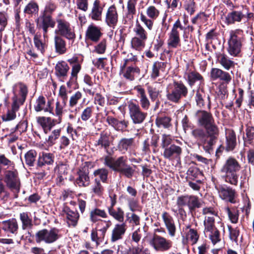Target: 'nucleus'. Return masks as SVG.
<instances>
[{
  "label": "nucleus",
  "instance_id": "nucleus-1",
  "mask_svg": "<svg viewBox=\"0 0 254 254\" xmlns=\"http://www.w3.org/2000/svg\"><path fill=\"white\" fill-rule=\"evenodd\" d=\"M241 166L237 160L232 157L227 159L220 169L222 178L225 182L232 185L237 186L238 183V173Z\"/></svg>",
  "mask_w": 254,
  "mask_h": 254
},
{
  "label": "nucleus",
  "instance_id": "nucleus-2",
  "mask_svg": "<svg viewBox=\"0 0 254 254\" xmlns=\"http://www.w3.org/2000/svg\"><path fill=\"white\" fill-rule=\"evenodd\" d=\"M188 94V89L182 82L174 81L166 88V97L170 101L178 103Z\"/></svg>",
  "mask_w": 254,
  "mask_h": 254
},
{
  "label": "nucleus",
  "instance_id": "nucleus-3",
  "mask_svg": "<svg viewBox=\"0 0 254 254\" xmlns=\"http://www.w3.org/2000/svg\"><path fill=\"white\" fill-rule=\"evenodd\" d=\"M133 31L135 36L131 40V47L136 50L140 51L145 47L148 38L147 32L138 22L136 23Z\"/></svg>",
  "mask_w": 254,
  "mask_h": 254
},
{
  "label": "nucleus",
  "instance_id": "nucleus-4",
  "mask_svg": "<svg viewBox=\"0 0 254 254\" xmlns=\"http://www.w3.org/2000/svg\"><path fill=\"white\" fill-rule=\"evenodd\" d=\"M216 218H207L204 219V233L206 237H208L213 245L216 244L221 240L219 231L215 226Z\"/></svg>",
  "mask_w": 254,
  "mask_h": 254
},
{
  "label": "nucleus",
  "instance_id": "nucleus-5",
  "mask_svg": "<svg viewBox=\"0 0 254 254\" xmlns=\"http://www.w3.org/2000/svg\"><path fill=\"white\" fill-rule=\"evenodd\" d=\"M160 10L154 5H149L146 9V14L140 13V19L148 31L153 28V20L156 19L160 15Z\"/></svg>",
  "mask_w": 254,
  "mask_h": 254
},
{
  "label": "nucleus",
  "instance_id": "nucleus-6",
  "mask_svg": "<svg viewBox=\"0 0 254 254\" xmlns=\"http://www.w3.org/2000/svg\"><path fill=\"white\" fill-rule=\"evenodd\" d=\"M242 33V31L240 29L232 30L230 32L228 51L231 56H236L241 51L242 42L241 38L239 36Z\"/></svg>",
  "mask_w": 254,
  "mask_h": 254
},
{
  "label": "nucleus",
  "instance_id": "nucleus-7",
  "mask_svg": "<svg viewBox=\"0 0 254 254\" xmlns=\"http://www.w3.org/2000/svg\"><path fill=\"white\" fill-rule=\"evenodd\" d=\"M179 29H183V26L179 19L174 23L171 31L168 33L167 45L170 48H177L180 46V37Z\"/></svg>",
  "mask_w": 254,
  "mask_h": 254
},
{
  "label": "nucleus",
  "instance_id": "nucleus-8",
  "mask_svg": "<svg viewBox=\"0 0 254 254\" xmlns=\"http://www.w3.org/2000/svg\"><path fill=\"white\" fill-rule=\"evenodd\" d=\"M59 231L55 228L50 230L42 229L39 231L35 235V240L37 243L44 242L50 244L55 242L60 237Z\"/></svg>",
  "mask_w": 254,
  "mask_h": 254
},
{
  "label": "nucleus",
  "instance_id": "nucleus-9",
  "mask_svg": "<svg viewBox=\"0 0 254 254\" xmlns=\"http://www.w3.org/2000/svg\"><path fill=\"white\" fill-rule=\"evenodd\" d=\"M129 117L134 124H141L147 116V113L142 112L139 105L132 101L127 103Z\"/></svg>",
  "mask_w": 254,
  "mask_h": 254
},
{
  "label": "nucleus",
  "instance_id": "nucleus-10",
  "mask_svg": "<svg viewBox=\"0 0 254 254\" xmlns=\"http://www.w3.org/2000/svg\"><path fill=\"white\" fill-rule=\"evenodd\" d=\"M4 182L10 189L17 192L19 191L20 181L18 172L14 168L4 172Z\"/></svg>",
  "mask_w": 254,
  "mask_h": 254
},
{
  "label": "nucleus",
  "instance_id": "nucleus-11",
  "mask_svg": "<svg viewBox=\"0 0 254 254\" xmlns=\"http://www.w3.org/2000/svg\"><path fill=\"white\" fill-rule=\"evenodd\" d=\"M150 245L158 252H165L172 247V242L158 235H154L149 241Z\"/></svg>",
  "mask_w": 254,
  "mask_h": 254
},
{
  "label": "nucleus",
  "instance_id": "nucleus-12",
  "mask_svg": "<svg viewBox=\"0 0 254 254\" xmlns=\"http://www.w3.org/2000/svg\"><path fill=\"white\" fill-rule=\"evenodd\" d=\"M57 24L56 33L69 40H73L75 38L74 29L68 22L64 19H58Z\"/></svg>",
  "mask_w": 254,
  "mask_h": 254
},
{
  "label": "nucleus",
  "instance_id": "nucleus-13",
  "mask_svg": "<svg viewBox=\"0 0 254 254\" xmlns=\"http://www.w3.org/2000/svg\"><path fill=\"white\" fill-rule=\"evenodd\" d=\"M217 190L219 197L223 200L229 201L232 203L236 202L237 196L235 190L225 185H218L215 187Z\"/></svg>",
  "mask_w": 254,
  "mask_h": 254
},
{
  "label": "nucleus",
  "instance_id": "nucleus-14",
  "mask_svg": "<svg viewBox=\"0 0 254 254\" xmlns=\"http://www.w3.org/2000/svg\"><path fill=\"white\" fill-rule=\"evenodd\" d=\"M127 157L120 156L117 159L111 156H106L104 158V164L115 171L120 172L127 163Z\"/></svg>",
  "mask_w": 254,
  "mask_h": 254
},
{
  "label": "nucleus",
  "instance_id": "nucleus-15",
  "mask_svg": "<svg viewBox=\"0 0 254 254\" xmlns=\"http://www.w3.org/2000/svg\"><path fill=\"white\" fill-rule=\"evenodd\" d=\"M191 134L197 139L198 145L202 146L206 152H209L212 149L207 136L203 129L199 128L194 129L191 131Z\"/></svg>",
  "mask_w": 254,
  "mask_h": 254
},
{
  "label": "nucleus",
  "instance_id": "nucleus-16",
  "mask_svg": "<svg viewBox=\"0 0 254 254\" xmlns=\"http://www.w3.org/2000/svg\"><path fill=\"white\" fill-rule=\"evenodd\" d=\"M53 99H48V100L43 96H40L36 99L34 108L36 112L44 111L48 112L52 115L54 114L53 111Z\"/></svg>",
  "mask_w": 254,
  "mask_h": 254
},
{
  "label": "nucleus",
  "instance_id": "nucleus-17",
  "mask_svg": "<svg viewBox=\"0 0 254 254\" xmlns=\"http://www.w3.org/2000/svg\"><path fill=\"white\" fill-rule=\"evenodd\" d=\"M119 15L116 7L113 5L110 6L106 13L105 22L111 28H114L118 21Z\"/></svg>",
  "mask_w": 254,
  "mask_h": 254
},
{
  "label": "nucleus",
  "instance_id": "nucleus-18",
  "mask_svg": "<svg viewBox=\"0 0 254 254\" xmlns=\"http://www.w3.org/2000/svg\"><path fill=\"white\" fill-rule=\"evenodd\" d=\"M38 123L42 127L45 133H48L57 124H60V119H52L50 117H39L37 118Z\"/></svg>",
  "mask_w": 254,
  "mask_h": 254
},
{
  "label": "nucleus",
  "instance_id": "nucleus-19",
  "mask_svg": "<svg viewBox=\"0 0 254 254\" xmlns=\"http://www.w3.org/2000/svg\"><path fill=\"white\" fill-rule=\"evenodd\" d=\"M198 125L205 127L211 123L214 122V119L210 113L204 110H198L195 113Z\"/></svg>",
  "mask_w": 254,
  "mask_h": 254
},
{
  "label": "nucleus",
  "instance_id": "nucleus-20",
  "mask_svg": "<svg viewBox=\"0 0 254 254\" xmlns=\"http://www.w3.org/2000/svg\"><path fill=\"white\" fill-rule=\"evenodd\" d=\"M199 235L196 230L187 227V230L183 236L182 243L184 245L195 244L199 239Z\"/></svg>",
  "mask_w": 254,
  "mask_h": 254
},
{
  "label": "nucleus",
  "instance_id": "nucleus-21",
  "mask_svg": "<svg viewBox=\"0 0 254 254\" xmlns=\"http://www.w3.org/2000/svg\"><path fill=\"white\" fill-rule=\"evenodd\" d=\"M102 35L101 29L99 27L93 25H90L85 32V39L93 42H97Z\"/></svg>",
  "mask_w": 254,
  "mask_h": 254
},
{
  "label": "nucleus",
  "instance_id": "nucleus-22",
  "mask_svg": "<svg viewBox=\"0 0 254 254\" xmlns=\"http://www.w3.org/2000/svg\"><path fill=\"white\" fill-rule=\"evenodd\" d=\"M182 153V149L181 147L172 144L164 149L163 155L166 159L173 160L180 158Z\"/></svg>",
  "mask_w": 254,
  "mask_h": 254
},
{
  "label": "nucleus",
  "instance_id": "nucleus-23",
  "mask_svg": "<svg viewBox=\"0 0 254 254\" xmlns=\"http://www.w3.org/2000/svg\"><path fill=\"white\" fill-rule=\"evenodd\" d=\"M69 69V67L65 62H58L55 66L56 75L61 81L64 82L67 77Z\"/></svg>",
  "mask_w": 254,
  "mask_h": 254
},
{
  "label": "nucleus",
  "instance_id": "nucleus-24",
  "mask_svg": "<svg viewBox=\"0 0 254 254\" xmlns=\"http://www.w3.org/2000/svg\"><path fill=\"white\" fill-rule=\"evenodd\" d=\"M204 127L206 130L205 132L208 137V142L210 143L211 149H212V146L215 143L216 139L218 135V128L215 125L214 122L211 123Z\"/></svg>",
  "mask_w": 254,
  "mask_h": 254
},
{
  "label": "nucleus",
  "instance_id": "nucleus-25",
  "mask_svg": "<svg viewBox=\"0 0 254 254\" xmlns=\"http://www.w3.org/2000/svg\"><path fill=\"white\" fill-rule=\"evenodd\" d=\"M18 227L17 221L15 218L3 221L1 224L2 230L6 233L16 235Z\"/></svg>",
  "mask_w": 254,
  "mask_h": 254
},
{
  "label": "nucleus",
  "instance_id": "nucleus-26",
  "mask_svg": "<svg viewBox=\"0 0 254 254\" xmlns=\"http://www.w3.org/2000/svg\"><path fill=\"white\" fill-rule=\"evenodd\" d=\"M210 77L213 80L219 79L228 84L231 80L229 73L218 68H212L210 71Z\"/></svg>",
  "mask_w": 254,
  "mask_h": 254
},
{
  "label": "nucleus",
  "instance_id": "nucleus-27",
  "mask_svg": "<svg viewBox=\"0 0 254 254\" xmlns=\"http://www.w3.org/2000/svg\"><path fill=\"white\" fill-rule=\"evenodd\" d=\"M184 78L190 86H193L197 82H201L203 80L202 76L197 72L187 68L184 73Z\"/></svg>",
  "mask_w": 254,
  "mask_h": 254
},
{
  "label": "nucleus",
  "instance_id": "nucleus-28",
  "mask_svg": "<svg viewBox=\"0 0 254 254\" xmlns=\"http://www.w3.org/2000/svg\"><path fill=\"white\" fill-rule=\"evenodd\" d=\"M103 6L99 0H95L92 5L91 11L89 16L92 20L100 21L102 19Z\"/></svg>",
  "mask_w": 254,
  "mask_h": 254
},
{
  "label": "nucleus",
  "instance_id": "nucleus-29",
  "mask_svg": "<svg viewBox=\"0 0 254 254\" xmlns=\"http://www.w3.org/2000/svg\"><path fill=\"white\" fill-rule=\"evenodd\" d=\"M162 217L169 235L174 237L176 233V226L173 217L167 212H163Z\"/></svg>",
  "mask_w": 254,
  "mask_h": 254
},
{
  "label": "nucleus",
  "instance_id": "nucleus-30",
  "mask_svg": "<svg viewBox=\"0 0 254 254\" xmlns=\"http://www.w3.org/2000/svg\"><path fill=\"white\" fill-rule=\"evenodd\" d=\"M245 17L244 11L233 10L229 12L225 16V23L227 25L234 24L236 22H239Z\"/></svg>",
  "mask_w": 254,
  "mask_h": 254
},
{
  "label": "nucleus",
  "instance_id": "nucleus-31",
  "mask_svg": "<svg viewBox=\"0 0 254 254\" xmlns=\"http://www.w3.org/2000/svg\"><path fill=\"white\" fill-rule=\"evenodd\" d=\"M127 226L125 223L116 224L112 230L111 241L114 242L122 239L127 230Z\"/></svg>",
  "mask_w": 254,
  "mask_h": 254
},
{
  "label": "nucleus",
  "instance_id": "nucleus-32",
  "mask_svg": "<svg viewBox=\"0 0 254 254\" xmlns=\"http://www.w3.org/2000/svg\"><path fill=\"white\" fill-rule=\"evenodd\" d=\"M135 145V140L133 138H123L119 141L118 148L119 151L124 153L134 147Z\"/></svg>",
  "mask_w": 254,
  "mask_h": 254
},
{
  "label": "nucleus",
  "instance_id": "nucleus-33",
  "mask_svg": "<svg viewBox=\"0 0 254 254\" xmlns=\"http://www.w3.org/2000/svg\"><path fill=\"white\" fill-rule=\"evenodd\" d=\"M121 72L123 76L127 79L132 80L134 79V75L135 73H139V69L135 65H127L125 67H123V65H121Z\"/></svg>",
  "mask_w": 254,
  "mask_h": 254
},
{
  "label": "nucleus",
  "instance_id": "nucleus-34",
  "mask_svg": "<svg viewBox=\"0 0 254 254\" xmlns=\"http://www.w3.org/2000/svg\"><path fill=\"white\" fill-rule=\"evenodd\" d=\"M77 176L75 181L76 185L80 187H87L89 186L90 180L88 172L79 170L77 172Z\"/></svg>",
  "mask_w": 254,
  "mask_h": 254
},
{
  "label": "nucleus",
  "instance_id": "nucleus-35",
  "mask_svg": "<svg viewBox=\"0 0 254 254\" xmlns=\"http://www.w3.org/2000/svg\"><path fill=\"white\" fill-rule=\"evenodd\" d=\"M135 90L137 91V95L140 99L142 108L145 110H148L150 106V102L146 96L145 90L140 86L136 87Z\"/></svg>",
  "mask_w": 254,
  "mask_h": 254
},
{
  "label": "nucleus",
  "instance_id": "nucleus-36",
  "mask_svg": "<svg viewBox=\"0 0 254 254\" xmlns=\"http://www.w3.org/2000/svg\"><path fill=\"white\" fill-rule=\"evenodd\" d=\"M64 212L68 225L72 227L76 226L79 218V214L78 212L71 210L68 207L65 208Z\"/></svg>",
  "mask_w": 254,
  "mask_h": 254
},
{
  "label": "nucleus",
  "instance_id": "nucleus-37",
  "mask_svg": "<svg viewBox=\"0 0 254 254\" xmlns=\"http://www.w3.org/2000/svg\"><path fill=\"white\" fill-rule=\"evenodd\" d=\"M226 148L227 151L233 150L237 144L236 136L235 132L231 130H227L226 133Z\"/></svg>",
  "mask_w": 254,
  "mask_h": 254
},
{
  "label": "nucleus",
  "instance_id": "nucleus-38",
  "mask_svg": "<svg viewBox=\"0 0 254 254\" xmlns=\"http://www.w3.org/2000/svg\"><path fill=\"white\" fill-rule=\"evenodd\" d=\"M105 191V188L98 179L94 180V184L91 187V192L93 195L101 197Z\"/></svg>",
  "mask_w": 254,
  "mask_h": 254
},
{
  "label": "nucleus",
  "instance_id": "nucleus-39",
  "mask_svg": "<svg viewBox=\"0 0 254 254\" xmlns=\"http://www.w3.org/2000/svg\"><path fill=\"white\" fill-rule=\"evenodd\" d=\"M107 217V214L104 210L99 208L92 209L89 214L90 220L92 222L95 223L99 220V217L105 218Z\"/></svg>",
  "mask_w": 254,
  "mask_h": 254
},
{
  "label": "nucleus",
  "instance_id": "nucleus-40",
  "mask_svg": "<svg viewBox=\"0 0 254 254\" xmlns=\"http://www.w3.org/2000/svg\"><path fill=\"white\" fill-rule=\"evenodd\" d=\"M54 156L52 153H43L40 156L38 161V166L42 167L45 165H51L54 163Z\"/></svg>",
  "mask_w": 254,
  "mask_h": 254
},
{
  "label": "nucleus",
  "instance_id": "nucleus-41",
  "mask_svg": "<svg viewBox=\"0 0 254 254\" xmlns=\"http://www.w3.org/2000/svg\"><path fill=\"white\" fill-rule=\"evenodd\" d=\"M56 51L60 54H63L66 52V44L65 41L59 36H55L54 38Z\"/></svg>",
  "mask_w": 254,
  "mask_h": 254
},
{
  "label": "nucleus",
  "instance_id": "nucleus-42",
  "mask_svg": "<svg viewBox=\"0 0 254 254\" xmlns=\"http://www.w3.org/2000/svg\"><path fill=\"white\" fill-rule=\"evenodd\" d=\"M160 86V84L156 82L147 86V91L151 100L155 101L161 92Z\"/></svg>",
  "mask_w": 254,
  "mask_h": 254
},
{
  "label": "nucleus",
  "instance_id": "nucleus-43",
  "mask_svg": "<svg viewBox=\"0 0 254 254\" xmlns=\"http://www.w3.org/2000/svg\"><path fill=\"white\" fill-rule=\"evenodd\" d=\"M219 63L226 70H229L235 66V63L225 55H220L218 58Z\"/></svg>",
  "mask_w": 254,
  "mask_h": 254
},
{
  "label": "nucleus",
  "instance_id": "nucleus-44",
  "mask_svg": "<svg viewBox=\"0 0 254 254\" xmlns=\"http://www.w3.org/2000/svg\"><path fill=\"white\" fill-rule=\"evenodd\" d=\"M166 64L163 62H157L154 63L152 67V71L151 74V78L155 79L160 75L161 72H163L166 67Z\"/></svg>",
  "mask_w": 254,
  "mask_h": 254
},
{
  "label": "nucleus",
  "instance_id": "nucleus-45",
  "mask_svg": "<svg viewBox=\"0 0 254 254\" xmlns=\"http://www.w3.org/2000/svg\"><path fill=\"white\" fill-rule=\"evenodd\" d=\"M38 25L39 26H46L53 28L55 25V22L52 19L50 15L45 13L42 16H40L38 18Z\"/></svg>",
  "mask_w": 254,
  "mask_h": 254
},
{
  "label": "nucleus",
  "instance_id": "nucleus-46",
  "mask_svg": "<svg viewBox=\"0 0 254 254\" xmlns=\"http://www.w3.org/2000/svg\"><path fill=\"white\" fill-rule=\"evenodd\" d=\"M108 213L115 219L119 222H123L124 219V211L121 207H118L116 209H108Z\"/></svg>",
  "mask_w": 254,
  "mask_h": 254
},
{
  "label": "nucleus",
  "instance_id": "nucleus-47",
  "mask_svg": "<svg viewBox=\"0 0 254 254\" xmlns=\"http://www.w3.org/2000/svg\"><path fill=\"white\" fill-rule=\"evenodd\" d=\"M66 101L57 100L55 106V113L54 115H55L58 117L57 119H60V122L62 121V116L63 114V110L66 105Z\"/></svg>",
  "mask_w": 254,
  "mask_h": 254
},
{
  "label": "nucleus",
  "instance_id": "nucleus-48",
  "mask_svg": "<svg viewBox=\"0 0 254 254\" xmlns=\"http://www.w3.org/2000/svg\"><path fill=\"white\" fill-rule=\"evenodd\" d=\"M19 217L22 223V229L23 230H26L32 226V219L29 217L27 212L21 213Z\"/></svg>",
  "mask_w": 254,
  "mask_h": 254
},
{
  "label": "nucleus",
  "instance_id": "nucleus-49",
  "mask_svg": "<svg viewBox=\"0 0 254 254\" xmlns=\"http://www.w3.org/2000/svg\"><path fill=\"white\" fill-rule=\"evenodd\" d=\"M81 69V63L76 64L71 66V70L69 80L67 82V85L69 86L70 83L76 81L78 73Z\"/></svg>",
  "mask_w": 254,
  "mask_h": 254
},
{
  "label": "nucleus",
  "instance_id": "nucleus-50",
  "mask_svg": "<svg viewBox=\"0 0 254 254\" xmlns=\"http://www.w3.org/2000/svg\"><path fill=\"white\" fill-rule=\"evenodd\" d=\"M202 214L204 216V219L207 218H219L218 212L213 207H205L202 209Z\"/></svg>",
  "mask_w": 254,
  "mask_h": 254
},
{
  "label": "nucleus",
  "instance_id": "nucleus-51",
  "mask_svg": "<svg viewBox=\"0 0 254 254\" xmlns=\"http://www.w3.org/2000/svg\"><path fill=\"white\" fill-rule=\"evenodd\" d=\"M188 207L190 210H193L196 208L201 206V203L198 198L194 195H189Z\"/></svg>",
  "mask_w": 254,
  "mask_h": 254
},
{
  "label": "nucleus",
  "instance_id": "nucleus-52",
  "mask_svg": "<svg viewBox=\"0 0 254 254\" xmlns=\"http://www.w3.org/2000/svg\"><path fill=\"white\" fill-rule=\"evenodd\" d=\"M96 146H100L105 149L108 148L110 145L109 136L106 133H102L100 135V137L95 144Z\"/></svg>",
  "mask_w": 254,
  "mask_h": 254
},
{
  "label": "nucleus",
  "instance_id": "nucleus-53",
  "mask_svg": "<svg viewBox=\"0 0 254 254\" xmlns=\"http://www.w3.org/2000/svg\"><path fill=\"white\" fill-rule=\"evenodd\" d=\"M171 119L167 117H158L156 119V124L159 127L168 128L170 126Z\"/></svg>",
  "mask_w": 254,
  "mask_h": 254
},
{
  "label": "nucleus",
  "instance_id": "nucleus-54",
  "mask_svg": "<svg viewBox=\"0 0 254 254\" xmlns=\"http://www.w3.org/2000/svg\"><path fill=\"white\" fill-rule=\"evenodd\" d=\"M36 156L37 152L36 151L34 150H30L28 151L25 154V159L26 164L30 166H33Z\"/></svg>",
  "mask_w": 254,
  "mask_h": 254
},
{
  "label": "nucleus",
  "instance_id": "nucleus-55",
  "mask_svg": "<svg viewBox=\"0 0 254 254\" xmlns=\"http://www.w3.org/2000/svg\"><path fill=\"white\" fill-rule=\"evenodd\" d=\"M184 2V6L185 10L190 14H193L196 9L195 3L194 0H182Z\"/></svg>",
  "mask_w": 254,
  "mask_h": 254
},
{
  "label": "nucleus",
  "instance_id": "nucleus-56",
  "mask_svg": "<svg viewBox=\"0 0 254 254\" xmlns=\"http://www.w3.org/2000/svg\"><path fill=\"white\" fill-rule=\"evenodd\" d=\"M38 4L33 1L30 2L25 7L24 12L28 14L37 13L38 11Z\"/></svg>",
  "mask_w": 254,
  "mask_h": 254
},
{
  "label": "nucleus",
  "instance_id": "nucleus-57",
  "mask_svg": "<svg viewBox=\"0 0 254 254\" xmlns=\"http://www.w3.org/2000/svg\"><path fill=\"white\" fill-rule=\"evenodd\" d=\"M94 107L92 106L86 107L82 111L80 118L82 121L86 122L90 119L92 115Z\"/></svg>",
  "mask_w": 254,
  "mask_h": 254
},
{
  "label": "nucleus",
  "instance_id": "nucleus-58",
  "mask_svg": "<svg viewBox=\"0 0 254 254\" xmlns=\"http://www.w3.org/2000/svg\"><path fill=\"white\" fill-rule=\"evenodd\" d=\"M82 93L80 91H76L72 95L69 100V107L73 108L78 103V101L82 98Z\"/></svg>",
  "mask_w": 254,
  "mask_h": 254
},
{
  "label": "nucleus",
  "instance_id": "nucleus-59",
  "mask_svg": "<svg viewBox=\"0 0 254 254\" xmlns=\"http://www.w3.org/2000/svg\"><path fill=\"white\" fill-rule=\"evenodd\" d=\"M93 174L94 176H98L102 183H106L107 180L108 171L105 169L101 168L95 170Z\"/></svg>",
  "mask_w": 254,
  "mask_h": 254
},
{
  "label": "nucleus",
  "instance_id": "nucleus-60",
  "mask_svg": "<svg viewBox=\"0 0 254 254\" xmlns=\"http://www.w3.org/2000/svg\"><path fill=\"white\" fill-rule=\"evenodd\" d=\"M134 169L127 163L119 173L128 178H131L134 173Z\"/></svg>",
  "mask_w": 254,
  "mask_h": 254
},
{
  "label": "nucleus",
  "instance_id": "nucleus-61",
  "mask_svg": "<svg viewBox=\"0 0 254 254\" xmlns=\"http://www.w3.org/2000/svg\"><path fill=\"white\" fill-rule=\"evenodd\" d=\"M34 43L37 50L43 54L45 51V44L42 43L40 40V36L37 34L35 35L34 37Z\"/></svg>",
  "mask_w": 254,
  "mask_h": 254
},
{
  "label": "nucleus",
  "instance_id": "nucleus-62",
  "mask_svg": "<svg viewBox=\"0 0 254 254\" xmlns=\"http://www.w3.org/2000/svg\"><path fill=\"white\" fill-rule=\"evenodd\" d=\"M136 4V0H128L127 2V14L130 18H132L133 14L135 13Z\"/></svg>",
  "mask_w": 254,
  "mask_h": 254
},
{
  "label": "nucleus",
  "instance_id": "nucleus-63",
  "mask_svg": "<svg viewBox=\"0 0 254 254\" xmlns=\"http://www.w3.org/2000/svg\"><path fill=\"white\" fill-rule=\"evenodd\" d=\"M0 165L6 166L7 169L14 168V163L7 158L3 154H0Z\"/></svg>",
  "mask_w": 254,
  "mask_h": 254
},
{
  "label": "nucleus",
  "instance_id": "nucleus-64",
  "mask_svg": "<svg viewBox=\"0 0 254 254\" xmlns=\"http://www.w3.org/2000/svg\"><path fill=\"white\" fill-rule=\"evenodd\" d=\"M205 93L202 90H198L197 91L195 95V101L197 105L199 107H201L204 105V98L205 97Z\"/></svg>",
  "mask_w": 254,
  "mask_h": 254
}]
</instances>
